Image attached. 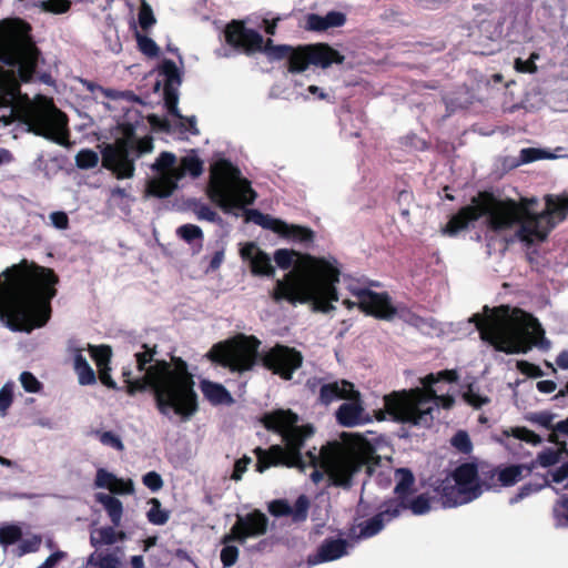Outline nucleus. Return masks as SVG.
<instances>
[{"instance_id":"1","label":"nucleus","mask_w":568,"mask_h":568,"mask_svg":"<svg viewBox=\"0 0 568 568\" xmlns=\"http://www.w3.org/2000/svg\"><path fill=\"white\" fill-rule=\"evenodd\" d=\"M262 422L268 430L281 435L285 447L274 445L268 450L256 449V469L260 473L280 464L302 470L310 467L313 469L310 476L315 484L327 476L335 485L348 487L353 476L363 467L368 474L373 471L376 458L372 445L365 439L327 443L320 450L313 448L302 456L301 447L314 435L312 425L298 426L297 414L290 409L267 413Z\"/></svg>"},{"instance_id":"2","label":"nucleus","mask_w":568,"mask_h":568,"mask_svg":"<svg viewBox=\"0 0 568 568\" xmlns=\"http://www.w3.org/2000/svg\"><path fill=\"white\" fill-rule=\"evenodd\" d=\"M546 207L536 210V197H521L519 201L499 197L489 192H480L470 203L450 217L444 232L455 235L479 219L489 231L511 232V241L526 245L542 242L549 232L568 214V195H546Z\"/></svg>"},{"instance_id":"3","label":"nucleus","mask_w":568,"mask_h":568,"mask_svg":"<svg viewBox=\"0 0 568 568\" xmlns=\"http://www.w3.org/2000/svg\"><path fill=\"white\" fill-rule=\"evenodd\" d=\"M274 261L281 270H288L276 281L272 292L275 302L308 305L312 311L327 314L338 302L337 284L341 265L332 255L316 256L294 250L280 248Z\"/></svg>"},{"instance_id":"4","label":"nucleus","mask_w":568,"mask_h":568,"mask_svg":"<svg viewBox=\"0 0 568 568\" xmlns=\"http://www.w3.org/2000/svg\"><path fill=\"white\" fill-rule=\"evenodd\" d=\"M0 281V321L13 332L30 333L50 318V301L59 278L52 268L28 264L8 267Z\"/></svg>"},{"instance_id":"5","label":"nucleus","mask_w":568,"mask_h":568,"mask_svg":"<svg viewBox=\"0 0 568 568\" xmlns=\"http://www.w3.org/2000/svg\"><path fill=\"white\" fill-rule=\"evenodd\" d=\"M153 355L154 349L144 345V386L152 388L163 415L189 420L197 412L199 402L187 364L181 358H172L170 363L155 361L146 367L148 363L153 362Z\"/></svg>"},{"instance_id":"6","label":"nucleus","mask_w":568,"mask_h":568,"mask_svg":"<svg viewBox=\"0 0 568 568\" xmlns=\"http://www.w3.org/2000/svg\"><path fill=\"white\" fill-rule=\"evenodd\" d=\"M458 378L456 371L447 369L436 374H428L420 378L422 387L393 392L384 397V409L375 412L377 420L386 419L409 424L413 426H428L434 419V412L439 406L450 408L455 400L448 394H442L437 386L442 381L453 383Z\"/></svg>"},{"instance_id":"7","label":"nucleus","mask_w":568,"mask_h":568,"mask_svg":"<svg viewBox=\"0 0 568 568\" xmlns=\"http://www.w3.org/2000/svg\"><path fill=\"white\" fill-rule=\"evenodd\" d=\"M476 324L481 339L496 349L508 354L526 353L531 346L548 348L544 329L536 318L518 308L499 306L485 308V315L475 314L469 318Z\"/></svg>"},{"instance_id":"8","label":"nucleus","mask_w":568,"mask_h":568,"mask_svg":"<svg viewBox=\"0 0 568 568\" xmlns=\"http://www.w3.org/2000/svg\"><path fill=\"white\" fill-rule=\"evenodd\" d=\"M226 42L244 50L247 53L264 50L272 59H281L288 55L290 71L302 72L310 64L321 68H328L333 63H342L344 57L327 44L318 43L293 50L287 45H272L268 40L265 44L262 36L251 29H246L242 22L233 21L225 30Z\"/></svg>"},{"instance_id":"9","label":"nucleus","mask_w":568,"mask_h":568,"mask_svg":"<svg viewBox=\"0 0 568 568\" xmlns=\"http://www.w3.org/2000/svg\"><path fill=\"white\" fill-rule=\"evenodd\" d=\"M31 30V26L21 18L0 21V61L17 68L22 82H29L33 78L40 55Z\"/></svg>"},{"instance_id":"10","label":"nucleus","mask_w":568,"mask_h":568,"mask_svg":"<svg viewBox=\"0 0 568 568\" xmlns=\"http://www.w3.org/2000/svg\"><path fill=\"white\" fill-rule=\"evenodd\" d=\"M207 195L224 212L252 204L256 197L248 180L232 163L221 160L211 169Z\"/></svg>"},{"instance_id":"11","label":"nucleus","mask_w":568,"mask_h":568,"mask_svg":"<svg viewBox=\"0 0 568 568\" xmlns=\"http://www.w3.org/2000/svg\"><path fill=\"white\" fill-rule=\"evenodd\" d=\"M139 120H124L118 124L119 135L113 143H105L101 150L102 165L118 179L133 175L134 160L142 155V138L136 135Z\"/></svg>"},{"instance_id":"12","label":"nucleus","mask_w":568,"mask_h":568,"mask_svg":"<svg viewBox=\"0 0 568 568\" xmlns=\"http://www.w3.org/2000/svg\"><path fill=\"white\" fill-rule=\"evenodd\" d=\"M154 175L149 182L148 191L159 197H166L173 193L179 180L185 175L197 178L203 172V161L194 151L183 156L179 163L171 152H162L151 165Z\"/></svg>"},{"instance_id":"13","label":"nucleus","mask_w":568,"mask_h":568,"mask_svg":"<svg viewBox=\"0 0 568 568\" xmlns=\"http://www.w3.org/2000/svg\"><path fill=\"white\" fill-rule=\"evenodd\" d=\"M436 491L445 508H454L475 500L483 494L477 467L473 464L460 465L442 480Z\"/></svg>"},{"instance_id":"14","label":"nucleus","mask_w":568,"mask_h":568,"mask_svg":"<svg viewBox=\"0 0 568 568\" xmlns=\"http://www.w3.org/2000/svg\"><path fill=\"white\" fill-rule=\"evenodd\" d=\"M258 346L260 341L254 336L237 335L213 345L205 356L232 372L242 373L254 366Z\"/></svg>"},{"instance_id":"15","label":"nucleus","mask_w":568,"mask_h":568,"mask_svg":"<svg viewBox=\"0 0 568 568\" xmlns=\"http://www.w3.org/2000/svg\"><path fill=\"white\" fill-rule=\"evenodd\" d=\"M182 83L181 73L173 61L164 60L156 69V81L154 91L159 92L163 87L164 105L171 116L176 119L178 123L185 128L191 134H197L195 116L184 118L179 109V88Z\"/></svg>"},{"instance_id":"16","label":"nucleus","mask_w":568,"mask_h":568,"mask_svg":"<svg viewBox=\"0 0 568 568\" xmlns=\"http://www.w3.org/2000/svg\"><path fill=\"white\" fill-rule=\"evenodd\" d=\"M29 131L60 145L68 144L69 132L64 113L54 109L52 113L33 111L26 115Z\"/></svg>"},{"instance_id":"17","label":"nucleus","mask_w":568,"mask_h":568,"mask_svg":"<svg viewBox=\"0 0 568 568\" xmlns=\"http://www.w3.org/2000/svg\"><path fill=\"white\" fill-rule=\"evenodd\" d=\"M353 295L356 297V301H343V304L348 310L358 306L366 314L382 320H392L396 314V308L386 293H377L371 290H356L353 291Z\"/></svg>"},{"instance_id":"18","label":"nucleus","mask_w":568,"mask_h":568,"mask_svg":"<svg viewBox=\"0 0 568 568\" xmlns=\"http://www.w3.org/2000/svg\"><path fill=\"white\" fill-rule=\"evenodd\" d=\"M267 526L268 519L260 510H254L245 516H237L231 531L223 537L222 544L233 540L244 542L247 538L263 536L267 531Z\"/></svg>"},{"instance_id":"19","label":"nucleus","mask_w":568,"mask_h":568,"mask_svg":"<svg viewBox=\"0 0 568 568\" xmlns=\"http://www.w3.org/2000/svg\"><path fill=\"white\" fill-rule=\"evenodd\" d=\"M264 364L284 379H290L293 372L301 366L302 355L293 348L276 345L264 356Z\"/></svg>"},{"instance_id":"20","label":"nucleus","mask_w":568,"mask_h":568,"mask_svg":"<svg viewBox=\"0 0 568 568\" xmlns=\"http://www.w3.org/2000/svg\"><path fill=\"white\" fill-rule=\"evenodd\" d=\"M345 400L336 410V420L339 425L355 427L372 422V417L363 405L359 392L356 390L354 396Z\"/></svg>"},{"instance_id":"21","label":"nucleus","mask_w":568,"mask_h":568,"mask_svg":"<svg viewBox=\"0 0 568 568\" xmlns=\"http://www.w3.org/2000/svg\"><path fill=\"white\" fill-rule=\"evenodd\" d=\"M241 256L248 262L254 275L273 276L275 268L272 265L271 257L262 251L255 243H246L241 247Z\"/></svg>"},{"instance_id":"22","label":"nucleus","mask_w":568,"mask_h":568,"mask_svg":"<svg viewBox=\"0 0 568 568\" xmlns=\"http://www.w3.org/2000/svg\"><path fill=\"white\" fill-rule=\"evenodd\" d=\"M308 506V499L302 495L296 499L294 506L284 499H276L268 503L267 509L275 517L291 516L294 521H303L307 517Z\"/></svg>"},{"instance_id":"23","label":"nucleus","mask_w":568,"mask_h":568,"mask_svg":"<svg viewBox=\"0 0 568 568\" xmlns=\"http://www.w3.org/2000/svg\"><path fill=\"white\" fill-rule=\"evenodd\" d=\"M399 515V507L387 506L385 510L373 517L372 519L361 524L354 529V535L357 538H369L378 534L385 526L386 521Z\"/></svg>"},{"instance_id":"24","label":"nucleus","mask_w":568,"mask_h":568,"mask_svg":"<svg viewBox=\"0 0 568 568\" xmlns=\"http://www.w3.org/2000/svg\"><path fill=\"white\" fill-rule=\"evenodd\" d=\"M94 485L98 488L108 489L114 495H128L133 491V483L131 479L118 478L114 474L99 468L95 474Z\"/></svg>"},{"instance_id":"25","label":"nucleus","mask_w":568,"mask_h":568,"mask_svg":"<svg viewBox=\"0 0 568 568\" xmlns=\"http://www.w3.org/2000/svg\"><path fill=\"white\" fill-rule=\"evenodd\" d=\"M20 93V83L14 70L0 67V106L10 105Z\"/></svg>"},{"instance_id":"26","label":"nucleus","mask_w":568,"mask_h":568,"mask_svg":"<svg viewBox=\"0 0 568 568\" xmlns=\"http://www.w3.org/2000/svg\"><path fill=\"white\" fill-rule=\"evenodd\" d=\"M355 392L354 385L347 381L327 383L321 387L320 399L327 405L336 399L351 398Z\"/></svg>"},{"instance_id":"27","label":"nucleus","mask_w":568,"mask_h":568,"mask_svg":"<svg viewBox=\"0 0 568 568\" xmlns=\"http://www.w3.org/2000/svg\"><path fill=\"white\" fill-rule=\"evenodd\" d=\"M347 554V544L342 539H332L325 541L318 549L313 564L333 561Z\"/></svg>"},{"instance_id":"28","label":"nucleus","mask_w":568,"mask_h":568,"mask_svg":"<svg viewBox=\"0 0 568 568\" xmlns=\"http://www.w3.org/2000/svg\"><path fill=\"white\" fill-rule=\"evenodd\" d=\"M95 500L103 506L112 525L114 527L120 526L123 515L122 503L116 497L105 493L95 494Z\"/></svg>"},{"instance_id":"29","label":"nucleus","mask_w":568,"mask_h":568,"mask_svg":"<svg viewBox=\"0 0 568 568\" xmlns=\"http://www.w3.org/2000/svg\"><path fill=\"white\" fill-rule=\"evenodd\" d=\"M530 471L525 465H510L495 470V475L503 486L508 487L524 479Z\"/></svg>"},{"instance_id":"30","label":"nucleus","mask_w":568,"mask_h":568,"mask_svg":"<svg viewBox=\"0 0 568 568\" xmlns=\"http://www.w3.org/2000/svg\"><path fill=\"white\" fill-rule=\"evenodd\" d=\"M123 537L124 534L116 531L114 526L100 527L91 530L90 544L98 549L102 546L113 545Z\"/></svg>"},{"instance_id":"31","label":"nucleus","mask_w":568,"mask_h":568,"mask_svg":"<svg viewBox=\"0 0 568 568\" xmlns=\"http://www.w3.org/2000/svg\"><path fill=\"white\" fill-rule=\"evenodd\" d=\"M74 371L78 375L80 385H92L97 381V376L92 367L89 365L87 358L82 355L81 348L74 349L73 355Z\"/></svg>"},{"instance_id":"32","label":"nucleus","mask_w":568,"mask_h":568,"mask_svg":"<svg viewBox=\"0 0 568 568\" xmlns=\"http://www.w3.org/2000/svg\"><path fill=\"white\" fill-rule=\"evenodd\" d=\"M201 389L205 398L213 404H230L233 400L231 394L221 384L202 381Z\"/></svg>"},{"instance_id":"33","label":"nucleus","mask_w":568,"mask_h":568,"mask_svg":"<svg viewBox=\"0 0 568 568\" xmlns=\"http://www.w3.org/2000/svg\"><path fill=\"white\" fill-rule=\"evenodd\" d=\"M248 219L253 221L255 224L264 229L271 230L280 235L282 230L286 227V222L275 219L271 215L263 214L255 210L248 212Z\"/></svg>"},{"instance_id":"34","label":"nucleus","mask_w":568,"mask_h":568,"mask_svg":"<svg viewBox=\"0 0 568 568\" xmlns=\"http://www.w3.org/2000/svg\"><path fill=\"white\" fill-rule=\"evenodd\" d=\"M281 235L301 244L311 243L314 240V232L311 229L287 223Z\"/></svg>"},{"instance_id":"35","label":"nucleus","mask_w":568,"mask_h":568,"mask_svg":"<svg viewBox=\"0 0 568 568\" xmlns=\"http://www.w3.org/2000/svg\"><path fill=\"white\" fill-rule=\"evenodd\" d=\"M146 504L150 507L146 511V517L151 524L162 526L169 521L171 513L170 510L162 508L158 498H151Z\"/></svg>"},{"instance_id":"36","label":"nucleus","mask_w":568,"mask_h":568,"mask_svg":"<svg viewBox=\"0 0 568 568\" xmlns=\"http://www.w3.org/2000/svg\"><path fill=\"white\" fill-rule=\"evenodd\" d=\"M121 561L115 554L93 552L88 558V567L120 568Z\"/></svg>"},{"instance_id":"37","label":"nucleus","mask_w":568,"mask_h":568,"mask_svg":"<svg viewBox=\"0 0 568 568\" xmlns=\"http://www.w3.org/2000/svg\"><path fill=\"white\" fill-rule=\"evenodd\" d=\"M389 506L392 507H399V513L403 508H409L414 515H424L430 510V501L429 498H427L424 495H420L414 499H412L409 503H406L405 500H402L400 503H392Z\"/></svg>"},{"instance_id":"38","label":"nucleus","mask_w":568,"mask_h":568,"mask_svg":"<svg viewBox=\"0 0 568 568\" xmlns=\"http://www.w3.org/2000/svg\"><path fill=\"white\" fill-rule=\"evenodd\" d=\"M395 493L397 494L398 498L405 500L407 494L410 490V487L414 484V477L407 469H397L395 473Z\"/></svg>"},{"instance_id":"39","label":"nucleus","mask_w":568,"mask_h":568,"mask_svg":"<svg viewBox=\"0 0 568 568\" xmlns=\"http://www.w3.org/2000/svg\"><path fill=\"white\" fill-rule=\"evenodd\" d=\"M88 349L92 359L95 362L98 369L110 367V361L112 356V349L109 345H88Z\"/></svg>"},{"instance_id":"40","label":"nucleus","mask_w":568,"mask_h":568,"mask_svg":"<svg viewBox=\"0 0 568 568\" xmlns=\"http://www.w3.org/2000/svg\"><path fill=\"white\" fill-rule=\"evenodd\" d=\"M22 530L16 525L0 527V545L10 546L21 540Z\"/></svg>"},{"instance_id":"41","label":"nucleus","mask_w":568,"mask_h":568,"mask_svg":"<svg viewBox=\"0 0 568 568\" xmlns=\"http://www.w3.org/2000/svg\"><path fill=\"white\" fill-rule=\"evenodd\" d=\"M129 26L135 38L136 48L142 52V2L136 8L135 14H131Z\"/></svg>"},{"instance_id":"42","label":"nucleus","mask_w":568,"mask_h":568,"mask_svg":"<svg viewBox=\"0 0 568 568\" xmlns=\"http://www.w3.org/2000/svg\"><path fill=\"white\" fill-rule=\"evenodd\" d=\"M98 153L90 149H83L75 156L77 166L80 169H93L98 165Z\"/></svg>"},{"instance_id":"43","label":"nucleus","mask_w":568,"mask_h":568,"mask_svg":"<svg viewBox=\"0 0 568 568\" xmlns=\"http://www.w3.org/2000/svg\"><path fill=\"white\" fill-rule=\"evenodd\" d=\"M93 434L98 437L102 445L114 448L119 452H122L124 449V445L121 438L113 432L94 430Z\"/></svg>"},{"instance_id":"44","label":"nucleus","mask_w":568,"mask_h":568,"mask_svg":"<svg viewBox=\"0 0 568 568\" xmlns=\"http://www.w3.org/2000/svg\"><path fill=\"white\" fill-rule=\"evenodd\" d=\"M101 93L106 99L112 100V101H125L128 103L136 101L139 103H142V99L139 97H135L134 93L131 91H118L114 89L103 88V89H101Z\"/></svg>"},{"instance_id":"45","label":"nucleus","mask_w":568,"mask_h":568,"mask_svg":"<svg viewBox=\"0 0 568 568\" xmlns=\"http://www.w3.org/2000/svg\"><path fill=\"white\" fill-rule=\"evenodd\" d=\"M41 7L47 12L61 14V13H65L70 10L71 1L70 0H47V1L42 2Z\"/></svg>"},{"instance_id":"46","label":"nucleus","mask_w":568,"mask_h":568,"mask_svg":"<svg viewBox=\"0 0 568 568\" xmlns=\"http://www.w3.org/2000/svg\"><path fill=\"white\" fill-rule=\"evenodd\" d=\"M464 398L475 408H479L489 402V398L480 394L473 385H469L468 389L464 393Z\"/></svg>"},{"instance_id":"47","label":"nucleus","mask_w":568,"mask_h":568,"mask_svg":"<svg viewBox=\"0 0 568 568\" xmlns=\"http://www.w3.org/2000/svg\"><path fill=\"white\" fill-rule=\"evenodd\" d=\"M42 539L38 535H33L31 538L21 540L18 547V556L38 551Z\"/></svg>"},{"instance_id":"48","label":"nucleus","mask_w":568,"mask_h":568,"mask_svg":"<svg viewBox=\"0 0 568 568\" xmlns=\"http://www.w3.org/2000/svg\"><path fill=\"white\" fill-rule=\"evenodd\" d=\"M554 515L557 527H568V498L555 506Z\"/></svg>"},{"instance_id":"49","label":"nucleus","mask_w":568,"mask_h":568,"mask_svg":"<svg viewBox=\"0 0 568 568\" xmlns=\"http://www.w3.org/2000/svg\"><path fill=\"white\" fill-rule=\"evenodd\" d=\"M224 547L221 550V561L224 567L233 566L239 558V548L230 545V542L223 544Z\"/></svg>"},{"instance_id":"50","label":"nucleus","mask_w":568,"mask_h":568,"mask_svg":"<svg viewBox=\"0 0 568 568\" xmlns=\"http://www.w3.org/2000/svg\"><path fill=\"white\" fill-rule=\"evenodd\" d=\"M20 382L24 390L28 393H38L42 388V384L30 372L21 373Z\"/></svg>"},{"instance_id":"51","label":"nucleus","mask_w":568,"mask_h":568,"mask_svg":"<svg viewBox=\"0 0 568 568\" xmlns=\"http://www.w3.org/2000/svg\"><path fill=\"white\" fill-rule=\"evenodd\" d=\"M13 402V387L10 384H6L0 389V414L2 416L7 415V410L11 406Z\"/></svg>"},{"instance_id":"52","label":"nucleus","mask_w":568,"mask_h":568,"mask_svg":"<svg viewBox=\"0 0 568 568\" xmlns=\"http://www.w3.org/2000/svg\"><path fill=\"white\" fill-rule=\"evenodd\" d=\"M178 234L186 242H192L202 237V230L196 225L186 224L178 229Z\"/></svg>"},{"instance_id":"53","label":"nucleus","mask_w":568,"mask_h":568,"mask_svg":"<svg viewBox=\"0 0 568 568\" xmlns=\"http://www.w3.org/2000/svg\"><path fill=\"white\" fill-rule=\"evenodd\" d=\"M551 158V155L540 149H523L520 152V159L524 163L541 160V159H548Z\"/></svg>"},{"instance_id":"54","label":"nucleus","mask_w":568,"mask_h":568,"mask_svg":"<svg viewBox=\"0 0 568 568\" xmlns=\"http://www.w3.org/2000/svg\"><path fill=\"white\" fill-rule=\"evenodd\" d=\"M452 445L463 453H469L471 450V442L466 432H458L452 438Z\"/></svg>"},{"instance_id":"55","label":"nucleus","mask_w":568,"mask_h":568,"mask_svg":"<svg viewBox=\"0 0 568 568\" xmlns=\"http://www.w3.org/2000/svg\"><path fill=\"white\" fill-rule=\"evenodd\" d=\"M193 211L199 220H205L210 222L220 221L216 212L205 204H196Z\"/></svg>"},{"instance_id":"56","label":"nucleus","mask_w":568,"mask_h":568,"mask_svg":"<svg viewBox=\"0 0 568 568\" xmlns=\"http://www.w3.org/2000/svg\"><path fill=\"white\" fill-rule=\"evenodd\" d=\"M511 435L518 439L525 440L527 443L537 444L540 442V438L538 435H536L534 432L524 428V427H516L511 429Z\"/></svg>"},{"instance_id":"57","label":"nucleus","mask_w":568,"mask_h":568,"mask_svg":"<svg viewBox=\"0 0 568 568\" xmlns=\"http://www.w3.org/2000/svg\"><path fill=\"white\" fill-rule=\"evenodd\" d=\"M251 462H252V459L250 457H246V456L237 459L235 462V464H234V469H233L231 478L233 480H235V481L241 480L243 475L247 470L248 465L251 464Z\"/></svg>"},{"instance_id":"58","label":"nucleus","mask_w":568,"mask_h":568,"mask_svg":"<svg viewBox=\"0 0 568 568\" xmlns=\"http://www.w3.org/2000/svg\"><path fill=\"white\" fill-rule=\"evenodd\" d=\"M144 486L150 488L152 491H158L163 487V479L158 473L150 471L144 475Z\"/></svg>"},{"instance_id":"59","label":"nucleus","mask_w":568,"mask_h":568,"mask_svg":"<svg viewBox=\"0 0 568 568\" xmlns=\"http://www.w3.org/2000/svg\"><path fill=\"white\" fill-rule=\"evenodd\" d=\"M560 450L547 449L538 456L539 464L544 467L556 464L559 460Z\"/></svg>"},{"instance_id":"60","label":"nucleus","mask_w":568,"mask_h":568,"mask_svg":"<svg viewBox=\"0 0 568 568\" xmlns=\"http://www.w3.org/2000/svg\"><path fill=\"white\" fill-rule=\"evenodd\" d=\"M52 224L59 230H65L69 226V217L67 213L57 211L50 214Z\"/></svg>"},{"instance_id":"61","label":"nucleus","mask_w":568,"mask_h":568,"mask_svg":"<svg viewBox=\"0 0 568 568\" xmlns=\"http://www.w3.org/2000/svg\"><path fill=\"white\" fill-rule=\"evenodd\" d=\"M541 487H542V485L527 484V485L523 486L519 489L518 494L510 499V503L511 504L518 503L519 500L524 499L525 497L529 496L530 494L540 490Z\"/></svg>"},{"instance_id":"62","label":"nucleus","mask_w":568,"mask_h":568,"mask_svg":"<svg viewBox=\"0 0 568 568\" xmlns=\"http://www.w3.org/2000/svg\"><path fill=\"white\" fill-rule=\"evenodd\" d=\"M515 69L521 73H535L537 71V65L532 60H521L520 58H517L515 60Z\"/></svg>"},{"instance_id":"63","label":"nucleus","mask_w":568,"mask_h":568,"mask_svg":"<svg viewBox=\"0 0 568 568\" xmlns=\"http://www.w3.org/2000/svg\"><path fill=\"white\" fill-rule=\"evenodd\" d=\"M517 367L521 373L527 374L529 376L538 377L542 375V372L539 367L525 361L518 362Z\"/></svg>"},{"instance_id":"64","label":"nucleus","mask_w":568,"mask_h":568,"mask_svg":"<svg viewBox=\"0 0 568 568\" xmlns=\"http://www.w3.org/2000/svg\"><path fill=\"white\" fill-rule=\"evenodd\" d=\"M65 556L67 554L64 551H54L42 562V566H44V568H55L58 562L65 558Z\"/></svg>"}]
</instances>
